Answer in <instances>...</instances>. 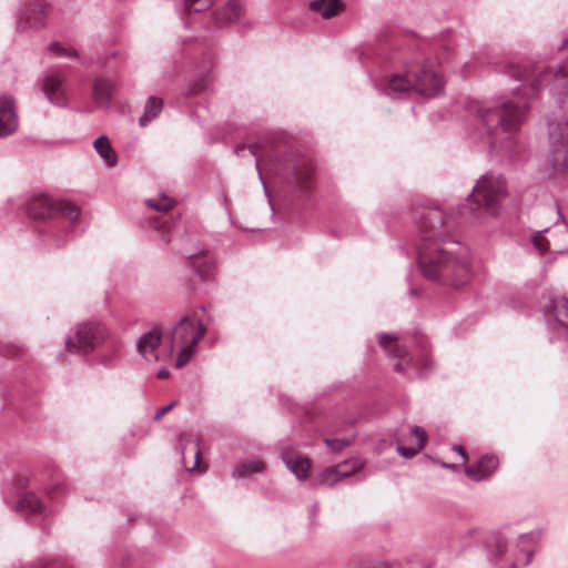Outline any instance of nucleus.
<instances>
[{
  "label": "nucleus",
  "instance_id": "34",
  "mask_svg": "<svg viewBox=\"0 0 568 568\" xmlns=\"http://www.w3.org/2000/svg\"><path fill=\"white\" fill-rule=\"evenodd\" d=\"M355 438V435L343 437V438H325L324 443L328 446L333 452H341L345 447L349 446Z\"/></svg>",
  "mask_w": 568,
  "mask_h": 568
},
{
  "label": "nucleus",
  "instance_id": "35",
  "mask_svg": "<svg viewBox=\"0 0 568 568\" xmlns=\"http://www.w3.org/2000/svg\"><path fill=\"white\" fill-rule=\"evenodd\" d=\"M146 204L159 212H168L173 206V202L165 195H162L159 199H150L146 201Z\"/></svg>",
  "mask_w": 568,
  "mask_h": 568
},
{
  "label": "nucleus",
  "instance_id": "3",
  "mask_svg": "<svg viewBox=\"0 0 568 568\" xmlns=\"http://www.w3.org/2000/svg\"><path fill=\"white\" fill-rule=\"evenodd\" d=\"M527 92L521 95V89H514V98L500 99L493 105L477 100L466 103L469 115L475 116L490 138L491 146L510 151L513 136L519 130L528 111Z\"/></svg>",
  "mask_w": 568,
  "mask_h": 568
},
{
  "label": "nucleus",
  "instance_id": "28",
  "mask_svg": "<svg viewBox=\"0 0 568 568\" xmlns=\"http://www.w3.org/2000/svg\"><path fill=\"white\" fill-rule=\"evenodd\" d=\"M181 446H182V458L185 462L187 450L192 453L194 462L191 470L195 469L199 466L201 449L199 439L195 438L192 434H184L180 437Z\"/></svg>",
  "mask_w": 568,
  "mask_h": 568
},
{
  "label": "nucleus",
  "instance_id": "5",
  "mask_svg": "<svg viewBox=\"0 0 568 568\" xmlns=\"http://www.w3.org/2000/svg\"><path fill=\"white\" fill-rule=\"evenodd\" d=\"M205 333L206 327L196 317L195 312L183 316L179 323L173 326L170 337V348L171 352L175 348H180L175 363L178 368H182L189 363L196 345Z\"/></svg>",
  "mask_w": 568,
  "mask_h": 568
},
{
  "label": "nucleus",
  "instance_id": "11",
  "mask_svg": "<svg viewBox=\"0 0 568 568\" xmlns=\"http://www.w3.org/2000/svg\"><path fill=\"white\" fill-rule=\"evenodd\" d=\"M65 82V74L58 70L48 72L43 79L42 91L47 99L55 105L67 106Z\"/></svg>",
  "mask_w": 568,
  "mask_h": 568
},
{
  "label": "nucleus",
  "instance_id": "25",
  "mask_svg": "<svg viewBox=\"0 0 568 568\" xmlns=\"http://www.w3.org/2000/svg\"><path fill=\"white\" fill-rule=\"evenodd\" d=\"M246 151L256 159L255 166L258 172L260 180L263 181L261 165L264 159L272 156L271 152L268 150H265L264 146L260 143L251 144L248 148H246L245 145H239L235 149V153L239 156H244ZM262 183L263 186L265 187V183Z\"/></svg>",
  "mask_w": 568,
  "mask_h": 568
},
{
  "label": "nucleus",
  "instance_id": "16",
  "mask_svg": "<svg viewBox=\"0 0 568 568\" xmlns=\"http://www.w3.org/2000/svg\"><path fill=\"white\" fill-rule=\"evenodd\" d=\"M382 90L390 98L400 97L402 94L414 91L412 70L404 74L397 73L392 75L382 87Z\"/></svg>",
  "mask_w": 568,
  "mask_h": 568
},
{
  "label": "nucleus",
  "instance_id": "2",
  "mask_svg": "<svg viewBox=\"0 0 568 568\" xmlns=\"http://www.w3.org/2000/svg\"><path fill=\"white\" fill-rule=\"evenodd\" d=\"M505 74L521 83L531 80L529 94H536L546 82H551V91L556 95L561 111L560 120L549 131V163L556 173L568 171V60L556 70L540 63L521 65L509 63Z\"/></svg>",
  "mask_w": 568,
  "mask_h": 568
},
{
  "label": "nucleus",
  "instance_id": "31",
  "mask_svg": "<svg viewBox=\"0 0 568 568\" xmlns=\"http://www.w3.org/2000/svg\"><path fill=\"white\" fill-rule=\"evenodd\" d=\"M263 469H264V464L262 460L254 459V460L244 462L242 464H239L235 467V469L233 471V477H235V478L248 477L253 474L263 471Z\"/></svg>",
  "mask_w": 568,
  "mask_h": 568
},
{
  "label": "nucleus",
  "instance_id": "4",
  "mask_svg": "<svg viewBox=\"0 0 568 568\" xmlns=\"http://www.w3.org/2000/svg\"><path fill=\"white\" fill-rule=\"evenodd\" d=\"M507 195V186L503 176L483 175L473 187L466 204L460 209L466 219H480L485 214L496 215L501 201Z\"/></svg>",
  "mask_w": 568,
  "mask_h": 568
},
{
  "label": "nucleus",
  "instance_id": "36",
  "mask_svg": "<svg viewBox=\"0 0 568 568\" xmlns=\"http://www.w3.org/2000/svg\"><path fill=\"white\" fill-rule=\"evenodd\" d=\"M338 480H341V476L336 471V466L326 468L320 475V483L323 485L332 486Z\"/></svg>",
  "mask_w": 568,
  "mask_h": 568
},
{
  "label": "nucleus",
  "instance_id": "48",
  "mask_svg": "<svg viewBox=\"0 0 568 568\" xmlns=\"http://www.w3.org/2000/svg\"><path fill=\"white\" fill-rule=\"evenodd\" d=\"M316 511H317V506H316V505H314V506H313V514H315Z\"/></svg>",
  "mask_w": 568,
  "mask_h": 568
},
{
  "label": "nucleus",
  "instance_id": "15",
  "mask_svg": "<svg viewBox=\"0 0 568 568\" xmlns=\"http://www.w3.org/2000/svg\"><path fill=\"white\" fill-rule=\"evenodd\" d=\"M379 344L389 356L399 359L394 366L396 372H404L409 366L412 357L408 356L406 348L397 343L395 336L382 334Z\"/></svg>",
  "mask_w": 568,
  "mask_h": 568
},
{
  "label": "nucleus",
  "instance_id": "17",
  "mask_svg": "<svg viewBox=\"0 0 568 568\" xmlns=\"http://www.w3.org/2000/svg\"><path fill=\"white\" fill-rule=\"evenodd\" d=\"M498 458L495 455H485L477 463L466 467V475L474 480L488 478L498 467Z\"/></svg>",
  "mask_w": 568,
  "mask_h": 568
},
{
  "label": "nucleus",
  "instance_id": "6",
  "mask_svg": "<svg viewBox=\"0 0 568 568\" xmlns=\"http://www.w3.org/2000/svg\"><path fill=\"white\" fill-rule=\"evenodd\" d=\"M108 336V329L102 323L83 322L77 326L72 336L65 338V347L71 353L85 355L99 347Z\"/></svg>",
  "mask_w": 568,
  "mask_h": 568
},
{
  "label": "nucleus",
  "instance_id": "12",
  "mask_svg": "<svg viewBox=\"0 0 568 568\" xmlns=\"http://www.w3.org/2000/svg\"><path fill=\"white\" fill-rule=\"evenodd\" d=\"M16 101L10 95L0 97V138L14 133L18 129Z\"/></svg>",
  "mask_w": 568,
  "mask_h": 568
},
{
  "label": "nucleus",
  "instance_id": "10",
  "mask_svg": "<svg viewBox=\"0 0 568 568\" xmlns=\"http://www.w3.org/2000/svg\"><path fill=\"white\" fill-rule=\"evenodd\" d=\"M414 91L426 98L436 97L444 88L442 77L435 65L425 62L420 67L412 69Z\"/></svg>",
  "mask_w": 568,
  "mask_h": 568
},
{
  "label": "nucleus",
  "instance_id": "18",
  "mask_svg": "<svg viewBox=\"0 0 568 568\" xmlns=\"http://www.w3.org/2000/svg\"><path fill=\"white\" fill-rule=\"evenodd\" d=\"M282 459L297 479L304 480L308 477L311 469V462L308 458L288 450L282 453Z\"/></svg>",
  "mask_w": 568,
  "mask_h": 568
},
{
  "label": "nucleus",
  "instance_id": "41",
  "mask_svg": "<svg viewBox=\"0 0 568 568\" xmlns=\"http://www.w3.org/2000/svg\"><path fill=\"white\" fill-rule=\"evenodd\" d=\"M48 50L58 55H64V53L67 52V49L61 47L60 43H58V42L51 43L48 47Z\"/></svg>",
  "mask_w": 568,
  "mask_h": 568
},
{
  "label": "nucleus",
  "instance_id": "47",
  "mask_svg": "<svg viewBox=\"0 0 568 568\" xmlns=\"http://www.w3.org/2000/svg\"><path fill=\"white\" fill-rule=\"evenodd\" d=\"M424 365H425V367H428V366L430 365V361H429V359H427V358H425V359H424Z\"/></svg>",
  "mask_w": 568,
  "mask_h": 568
},
{
  "label": "nucleus",
  "instance_id": "42",
  "mask_svg": "<svg viewBox=\"0 0 568 568\" xmlns=\"http://www.w3.org/2000/svg\"><path fill=\"white\" fill-rule=\"evenodd\" d=\"M453 449L455 452H457L463 457V463L465 464L466 460H467V456H466V453H465L464 448L462 446L456 445V446L453 447Z\"/></svg>",
  "mask_w": 568,
  "mask_h": 568
},
{
  "label": "nucleus",
  "instance_id": "1",
  "mask_svg": "<svg viewBox=\"0 0 568 568\" xmlns=\"http://www.w3.org/2000/svg\"><path fill=\"white\" fill-rule=\"evenodd\" d=\"M420 243L418 264L423 275L430 281L459 287L469 282L471 268L468 260L453 258L439 242L448 239L445 214L438 207L423 210L417 222Z\"/></svg>",
  "mask_w": 568,
  "mask_h": 568
},
{
  "label": "nucleus",
  "instance_id": "44",
  "mask_svg": "<svg viewBox=\"0 0 568 568\" xmlns=\"http://www.w3.org/2000/svg\"><path fill=\"white\" fill-rule=\"evenodd\" d=\"M64 55L73 57V58H78L79 57L78 51L72 49V48L67 49V52L64 53Z\"/></svg>",
  "mask_w": 568,
  "mask_h": 568
},
{
  "label": "nucleus",
  "instance_id": "33",
  "mask_svg": "<svg viewBox=\"0 0 568 568\" xmlns=\"http://www.w3.org/2000/svg\"><path fill=\"white\" fill-rule=\"evenodd\" d=\"M214 0H185L184 8L185 11L191 12H202L211 8Z\"/></svg>",
  "mask_w": 568,
  "mask_h": 568
},
{
  "label": "nucleus",
  "instance_id": "30",
  "mask_svg": "<svg viewBox=\"0 0 568 568\" xmlns=\"http://www.w3.org/2000/svg\"><path fill=\"white\" fill-rule=\"evenodd\" d=\"M162 108L163 102L161 99L156 97H149L145 102L144 112L139 119V124L141 126H146L153 119H155L160 114Z\"/></svg>",
  "mask_w": 568,
  "mask_h": 568
},
{
  "label": "nucleus",
  "instance_id": "40",
  "mask_svg": "<svg viewBox=\"0 0 568 568\" xmlns=\"http://www.w3.org/2000/svg\"><path fill=\"white\" fill-rule=\"evenodd\" d=\"M176 405V402H172L170 403L169 405L166 406H163L159 409H156L155 414H154V419L155 420H159L161 419L165 414H168L174 406Z\"/></svg>",
  "mask_w": 568,
  "mask_h": 568
},
{
  "label": "nucleus",
  "instance_id": "38",
  "mask_svg": "<svg viewBox=\"0 0 568 568\" xmlns=\"http://www.w3.org/2000/svg\"><path fill=\"white\" fill-rule=\"evenodd\" d=\"M419 450L420 449H418V446L416 448L405 447V446H402V445L397 446V452L399 453V455L403 456V457H406V458L414 457L415 455H417V453Z\"/></svg>",
  "mask_w": 568,
  "mask_h": 568
},
{
  "label": "nucleus",
  "instance_id": "24",
  "mask_svg": "<svg viewBox=\"0 0 568 568\" xmlns=\"http://www.w3.org/2000/svg\"><path fill=\"white\" fill-rule=\"evenodd\" d=\"M212 67L213 62L210 59L205 64L204 69L199 73V75L189 83L186 88L187 95H197L205 92L209 89L212 80L209 71L212 69Z\"/></svg>",
  "mask_w": 568,
  "mask_h": 568
},
{
  "label": "nucleus",
  "instance_id": "39",
  "mask_svg": "<svg viewBox=\"0 0 568 568\" xmlns=\"http://www.w3.org/2000/svg\"><path fill=\"white\" fill-rule=\"evenodd\" d=\"M29 568H68L63 565H61L60 562H49V561H45V560H39L34 566L32 567H29Z\"/></svg>",
  "mask_w": 568,
  "mask_h": 568
},
{
  "label": "nucleus",
  "instance_id": "22",
  "mask_svg": "<svg viewBox=\"0 0 568 568\" xmlns=\"http://www.w3.org/2000/svg\"><path fill=\"white\" fill-rule=\"evenodd\" d=\"M244 14L243 0H229L224 8L216 14L220 26L237 21Z\"/></svg>",
  "mask_w": 568,
  "mask_h": 568
},
{
  "label": "nucleus",
  "instance_id": "20",
  "mask_svg": "<svg viewBox=\"0 0 568 568\" xmlns=\"http://www.w3.org/2000/svg\"><path fill=\"white\" fill-rule=\"evenodd\" d=\"M187 257L190 260V265L201 278L209 281L213 277L215 271L213 256L201 252L197 254H191Z\"/></svg>",
  "mask_w": 568,
  "mask_h": 568
},
{
  "label": "nucleus",
  "instance_id": "23",
  "mask_svg": "<svg viewBox=\"0 0 568 568\" xmlns=\"http://www.w3.org/2000/svg\"><path fill=\"white\" fill-rule=\"evenodd\" d=\"M17 510L30 515H45L47 513V508L33 493H26L18 499Z\"/></svg>",
  "mask_w": 568,
  "mask_h": 568
},
{
  "label": "nucleus",
  "instance_id": "46",
  "mask_svg": "<svg viewBox=\"0 0 568 568\" xmlns=\"http://www.w3.org/2000/svg\"><path fill=\"white\" fill-rule=\"evenodd\" d=\"M409 293H410L412 295H417V294H418V291H417L416 288H412V290L409 291Z\"/></svg>",
  "mask_w": 568,
  "mask_h": 568
},
{
  "label": "nucleus",
  "instance_id": "7",
  "mask_svg": "<svg viewBox=\"0 0 568 568\" xmlns=\"http://www.w3.org/2000/svg\"><path fill=\"white\" fill-rule=\"evenodd\" d=\"M27 213L34 220H47L55 216L64 217L72 224L77 221L80 210L77 205L54 200L48 195L32 197L27 203Z\"/></svg>",
  "mask_w": 568,
  "mask_h": 568
},
{
  "label": "nucleus",
  "instance_id": "14",
  "mask_svg": "<svg viewBox=\"0 0 568 568\" xmlns=\"http://www.w3.org/2000/svg\"><path fill=\"white\" fill-rule=\"evenodd\" d=\"M45 7L40 3H32L22 11L17 29L19 31L39 30L45 26Z\"/></svg>",
  "mask_w": 568,
  "mask_h": 568
},
{
  "label": "nucleus",
  "instance_id": "9",
  "mask_svg": "<svg viewBox=\"0 0 568 568\" xmlns=\"http://www.w3.org/2000/svg\"><path fill=\"white\" fill-rule=\"evenodd\" d=\"M557 207V222L555 223L552 236L554 240L550 242L544 236L548 229L538 231L532 236V244L535 248L542 255L546 252L552 250L554 252L565 253L568 252V222L564 220L559 207Z\"/></svg>",
  "mask_w": 568,
  "mask_h": 568
},
{
  "label": "nucleus",
  "instance_id": "29",
  "mask_svg": "<svg viewBox=\"0 0 568 568\" xmlns=\"http://www.w3.org/2000/svg\"><path fill=\"white\" fill-rule=\"evenodd\" d=\"M310 8L322 14L324 19L335 17L342 8L341 0H313Z\"/></svg>",
  "mask_w": 568,
  "mask_h": 568
},
{
  "label": "nucleus",
  "instance_id": "27",
  "mask_svg": "<svg viewBox=\"0 0 568 568\" xmlns=\"http://www.w3.org/2000/svg\"><path fill=\"white\" fill-rule=\"evenodd\" d=\"M95 152L104 160L108 166H114L118 162V156L113 150L108 136L101 135L93 142Z\"/></svg>",
  "mask_w": 568,
  "mask_h": 568
},
{
  "label": "nucleus",
  "instance_id": "37",
  "mask_svg": "<svg viewBox=\"0 0 568 568\" xmlns=\"http://www.w3.org/2000/svg\"><path fill=\"white\" fill-rule=\"evenodd\" d=\"M410 433L416 437L418 449H423L427 442V435L420 426H413Z\"/></svg>",
  "mask_w": 568,
  "mask_h": 568
},
{
  "label": "nucleus",
  "instance_id": "13",
  "mask_svg": "<svg viewBox=\"0 0 568 568\" xmlns=\"http://www.w3.org/2000/svg\"><path fill=\"white\" fill-rule=\"evenodd\" d=\"M162 342L160 327L143 333L136 342V352L148 362L159 361L158 348Z\"/></svg>",
  "mask_w": 568,
  "mask_h": 568
},
{
  "label": "nucleus",
  "instance_id": "32",
  "mask_svg": "<svg viewBox=\"0 0 568 568\" xmlns=\"http://www.w3.org/2000/svg\"><path fill=\"white\" fill-rule=\"evenodd\" d=\"M363 467V463L359 459L345 460L336 466V471L339 474L341 479L351 476Z\"/></svg>",
  "mask_w": 568,
  "mask_h": 568
},
{
  "label": "nucleus",
  "instance_id": "19",
  "mask_svg": "<svg viewBox=\"0 0 568 568\" xmlns=\"http://www.w3.org/2000/svg\"><path fill=\"white\" fill-rule=\"evenodd\" d=\"M115 83L108 78H97L93 83V99L98 106L109 108L113 99Z\"/></svg>",
  "mask_w": 568,
  "mask_h": 568
},
{
  "label": "nucleus",
  "instance_id": "8",
  "mask_svg": "<svg viewBox=\"0 0 568 568\" xmlns=\"http://www.w3.org/2000/svg\"><path fill=\"white\" fill-rule=\"evenodd\" d=\"M517 546H509L506 538L500 535L495 536L491 559L497 568H516L527 566L532 557V551L516 552Z\"/></svg>",
  "mask_w": 568,
  "mask_h": 568
},
{
  "label": "nucleus",
  "instance_id": "21",
  "mask_svg": "<svg viewBox=\"0 0 568 568\" xmlns=\"http://www.w3.org/2000/svg\"><path fill=\"white\" fill-rule=\"evenodd\" d=\"M546 308L554 316L558 326L568 329V298L551 296Z\"/></svg>",
  "mask_w": 568,
  "mask_h": 568
},
{
  "label": "nucleus",
  "instance_id": "26",
  "mask_svg": "<svg viewBox=\"0 0 568 568\" xmlns=\"http://www.w3.org/2000/svg\"><path fill=\"white\" fill-rule=\"evenodd\" d=\"M313 171L314 168L311 162H298L293 170L292 183L301 190L306 189L311 182Z\"/></svg>",
  "mask_w": 568,
  "mask_h": 568
},
{
  "label": "nucleus",
  "instance_id": "43",
  "mask_svg": "<svg viewBox=\"0 0 568 568\" xmlns=\"http://www.w3.org/2000/svg\"><path fill=\"white\" fill-rule=\"evenodd\" d=\"M170 375L169 371L163 368L158 372V377L161 379L168 378Z\"/></svg>",
  "mask_w": 568,
  "mask_h": 568
},
{
  "label": "nucleus",
  "instance_id": "45",
  "mask_svg": "<svg viewBox=\"0 0 568 568\" xmlns=\"http://www.w3.org/2000/svg\"><path fill=\"white\" fill-rule=\"evenodd\" d=\"M528 538H529V536H528V535H521V536L519 537V540H520V541H524V540H526V539H528Z\"/></svg>",
  "mask_w": 568,
  "mask_h": 568
}]
</instances>
